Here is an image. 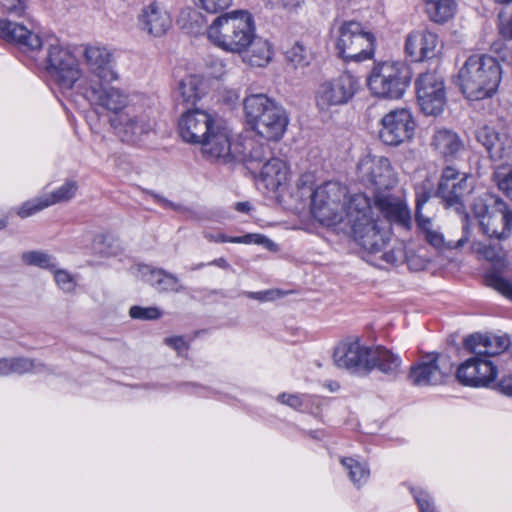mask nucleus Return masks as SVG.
I'll use <instances>...</instances> for the list:
<instances>
[{
	"instance_id": "4be33fe9",
	"label": "nucleus",
	"mask_w": 512,
	"mask_h": 512,
	"mask_svg": "<svg viewBox=\"0 0 512 512\" xmlns=\"http://www.w3.org/2000/svg\"><path fill=\"white\" fill-rule=\"evenodd\" d=\"M496 375L497 368L492 362L477 355L462 363L456 374L460 383L472 387L488 386Z\"/></svg>"
},
{
	"instance_id": "13d9d810",
	"label": "nucleus",
	"mask_w": 512,
	"mask_h": 512,
	"mask_svg": "<svg viewBox=\"0 0 512 512\" xmlns=\"http://www.w3.org/2000/svg\"><path fill=\"white\" fill-rule=\"evenodd\" d=\"M278 291L268 290L264 292H248L247 295L250 298L257 299L260 301H268L275 298V295H278Z\"/></svg>"
},
{
	"instance_id": "bb28decb",
	"label": "nucleus",
	"mask_w": 512,
	"mask_h": 512,
	"mask_svg": "<svg viewBox=\"0 0 512 512\" xmlns=\"http://www.w3.org/2000/svg\"><path fill=\"white\" fill-rule=\"evenodd\" d=\"M510 338L508 335L492 333H477L465 340V346L477 356H495L508 349Z\"/></svg>"
},
{
	"instance_id": "0e129e2a",
	"label": "nucleus",
	"mask_w": 512,
	"mask_h": 512,
	"mask_svg": "<svg viewBox=\"0 0 512 512\" xmlns=\"http://www.w3.org/2000/svg\"><path fill=\"white\" fill-rule=\"evenodd\" d=\"M236 210L246 213L250 210V204L248 202H239L236 204Z\"/></svg>"
},
{
	"instance_id": "0eeeda50",
	"label": "nucleus",
	"mask_w": 512,
	"mask_h": 512,
	"mask_svg": "<svg viewBox=\"0 0 512 512\" xmlns=\"http://www.w3.org/2000/svg\"><path fill=\"white\" fill-rule=\"evenodd\" d=\"M411 78V71L406 64L387 61L373 67L367 85L374 96L396 100L404 95Z\"/></svg>"
},
{
	"instance_id": "b1692460",
	"label": "nucleus",
	"mask_w": 512,
	"mask_h": 512,
	"mask_svg": "<svg viewBox=\"0 0 512 512\" xmlns=\"http://www.w3.org/2000/svg\"><path fill=\"white\" fill-rule=\"evenodd\" d=\"M476 139L486 149L492 161L506 160L512 154V138L505 132L483 126L476 131Z\"/></svg>"
},
{
	"instance_id": "c756f323",
	"label": "nucleus",
	"mask_w": 512,
	"mask_h": 512,
	"mask_svg": "<svg viewBox=\"0 0 512 512\" xmlns=\"http://www.w3.org/2000/svg\"><path fill=\"white\" fill-rule=\"evenodd\" d=\"M289 171L286 163L279 158L268 159L261 167L258 181L266 189L276 191L287 184Z\"/></svg>"
},
{
	"instance_id": "3c124183",
	"label": "nucleus",
	"mask_w": 512,
	"mask_h": 512,
	"mask_svg": "<svg viewBox=\"0 0 512 512\" xmlns=\"http://www.w3.org/2000/svg\"><path fill=\"white\" fill-rule=\"evenodd\" d=\"M129 315L133 319L156 320L162 316V312L157 307L132 306Z\"/></svg>"
},
{
	"instance_id": "a878e982",
	"label": "nucleus",
	"mask_w": 512,
	"mask_h": 512,
	"mask_svg": "<svg viewBox=\"0 0 512 512\" xmlns=\"http://www.w3.org/2000/svg\"><path fill=\"white\" fill-rule=\"evenodd\" d=\"M429 195H418L416 199V221L419 228L425 233L427 242L437 249L448 248L456 249L462 247L467 241V235H463L457 241H445L443 234L434 227L431 218L422 214V206L428 201Z\"/></svg>"
},
{
	"instance_id": "6e6d98bb",
	"label": "nucleus",
	"mask_w": 512,
	"mask_h": 512,
	"mask_svg": "<svg viewBox=\"0 0 512 512\" xmlns=\"http://www.w3.org/2000/svg\"><path fill=\"white\" fill-rule=\"evenodd\" d=\"M164 343L173 349H175L179 354L187 351L188 346L182 336H172L164 339Z\"/></svg>"
},
{
	"instance_id": "9d476101",
	"label": "nucleus",
	"mask_w": 512,
	"mask_h": 512,
	"mask_svg": "<svg viewBox=\"0 0 512 512\" xmlns=\"http://www.w3.org/2000/svg\"><path fill=\"white\" fill-rule=\"evenodd\" d=\"M200 145L207 158L228 163L245 157L247 143L229 128L216 123Z\"/></svg>"
},
{
	"instance_id": "09e8293b",
	"label": "nucleus",
	"mask_w": 512,
	"mask_h": 512,
	"mask_svg": "<svg viewBox=\"0 0 512 512\" xmlns=\"http://www.w3.org/2000/svg\"><path fill=\"white\" fill-rule=\"evenodd\" d=\"M47 207H49V203L44 195L23 203L18 210V215L21 218H27Z\"/></svg>"
},
{
	"instance_id": "6ab92c4d",
	"label": "nucleus",
	"mask_w": 512,
	"mask_h": 512,
	"mask_svg": "<svg viewBox=\"0 0 512 512\" xmlns=\"http://www.w3.org/2000/svg\"><path fill=\"white\" fill-rule=\"evenodd\" d=\"M82 57L90 75L97 82H114L119 79L113 53L105 46L86 45Z\"/></svg>"
},
{
	"instance_id": "4c0bfd02",
	"label": "nucleus",
	"mask_w": 512,
	"mask_h": 512,
	"mask_svg": "<svg viewBox=\"0 0 512 512\" xmlns=\"http://www.w3.org/2000/svg\"><path fill=\"white\" fill-rule=\"evenodd\" d=\"M473 251L479 255V257L495 264L504 265L506 260V251L499 244H484L482 242H476L472 245Z\"/></svg>"
},
{
	"instance_id": "9b49d317",
	"label": "nucleus",
	"mask_w": 512,
	"mask_h": 512,
	"mask_svg": "<svg viewBox=\"0 0 512 512\" xmlns=\"http://www.w3.org/2000/svg\"><path fill=\"white\" fill-rule=\"evenodd\" d=\"M110 125L123 142L137 144L153 131L155 121L142 105L135 102L122 114L112 116Z\"/></svg>"
},
{
	"instance_id": "393cba45",
	"label": "nucleus",
	"mask_w": 512,
	"mask_h": 512,
	"mask_svg": "<svg viewBox=\"0 0 512 512\" xmlns=\"http://www.w3.org/2000/svg\"><path fill=\"white\" fill-rule=\"evenodd\" d=\"M405 52L416 62L432 59L439 52L438 36L427 30L412 31L406 37Z\"/></svg>"
},
{
	"instance_id": "338daca9",
	"label": "nucleus",
	"mask_w": 512,
	"mask_h": 512,
	"mask_svg": "<svg viewBox=\"0 0 512 512\" xmlns=\"http://www.w3.org/2000/svg\"><path fill=\"white\" fill-rule=\"evenodd\" d=\"M194 18H200L203 21V17L198 12H193Z\"/></svg>"
},
{
	"instance_id": "e433bc0d",
	"label": "nucleus",
	"mask_w": 512,
	"mask_h": 512,
	"mask_svg": "<svg viewBox=\"0 0 512 512\" xmlns=\"http://www.w3.org/2000/svg\"><path fill=\"white\" fill-rule=\"evenodd\" d=\"M455 0H426L425 11L428 18L435 23H446L455 15Z\"/></svg>"
},
{
	"instance_id": "ea45409f",
	"label": "nucleus",
	"mask_w": 512,
	"mask_h": 512,
	"mask_svg": "<svg viewBox=\"0 0 512 512\" xmlns=\"http://www.w3.org/2000/svg\"><path fill=\"white\" fill-rule=\"evenodd\" d=\"M285 57L287 61L292 63L295 67H305L309 65L313 59L311 51L299 41L295 42L286 50Z\"/></svg>"
},
{
	"instance_id": "2f4dec72",
	"label": "nucleus",
	"mask_w": 512,
	"mask_h": 512,
	"mask_svg": "<svg viewBox=\"0 0 512 512\" xmlns=\"http://www.w3.org/2000/svg\"><path fill=\"white\" fill-rule=\"evenodd\" d=\"M240 54H242V60L250 66L264 67L271 62L273 49L267 39L253 32L251 41Z\"/></svg>"
},
{
	"instance_id": "79ce46f5",
	"label": "nucleus",
	"mask_w": 512,
	"mask_h": 512,
	"mask_svg": "<svg viewBox=\"0 0 512 512\" xmlns=\"http://www.w3.org/2000/svg\"><path fill=\"white\" fill-rule=\"evenodd\" d=\"M247 143L245 149V157L243 159H236L235 161L244 162L249 165V168H252L253 163H261L266 160L267 156L270 154V148L268 145L259 144L253 146L252 140L243 139Z\"/></svg>"
},
{
	"instance_id": "8fccbe9b",
	"label": "nucleus",
	"mask_w": 512,
	"mask_h": 512,
	"mask_svg": "<svg viewBox=\"0 0 512 512\" xmlns=\"http://www.w3.org/2000/svg\"><path fill=\"white\" fill-rule=\"evenodd\" d=\"M4 10L15 17H29V4L27 0H3Z\"/></svg>"
},
{
	"instance_id": "052dcab7",
	"label": "nucleus",
	"mask_w": 512,
	"mask_h": 512,
	"mask_svg": "<svg viewBox=\"0 0 512 512\" xmlns=\"http://www.w3.org/2000/svg\"><path fill=\"white\" fill-rule=\"evenodd\" d=\"M207 265L216 266V267H219V268L225 269V270L230 268V264L223 257L214 259V260L210 261Z\"/></svg>"
},
{
	"instance_id": "e2e57ef3",
	"label": "nucleus",
	"mask_w": 512,
	"mask_h": 512,
	"mask_svg": "<svg viewBox=\"0 0 512 512\" xmlns=\"http://www.w3.org/2000/svg\"><path fill=\"white\" fill-rule=\"evenodd\" d=\"M382 258L387 263H395L397 261V257L395 256L393 251L383 253Z\"/></svg>"
},
{
	"instance_id": "49530a36",
	"label": "nucleus",
	"mask_w": 512,
	"mask_h": 512,
	"mask_svg": "<svg viewBox=\"0 0 512 512\" xmlns=\"http://www.w3.org/2000/svg\"><path fill=\"white\" fill-rule=\"evenodd\" d=\"M77 188L78 186L75 181H66L61 187L53 191L51 194L45 195L49 206L69 201L75 196Z\"/></svg>"
},
{
	"instance_id": "f257e3e1",
	"label": "nucleus",
	"mask_w": 512,
	"mask_h": 512,
	"mask_svg": "<svg viewBox=\"0 0 512 512\" xmlns=\"http://www.w3.org/2000/svg\"><path fill=\"white\" fill-rule=\"evenodd\" d=\"M354 210L348 214L347 230L354 241L370 254L383 250L390 239V229L386 222L375 217L370 199L359 193L354 199Z\"/></svg>"
},
{
	"instance_id": "aec40b11",
	"label": "nucleus",
	"mask_w": 512,
	"mask_h": 512,
	"mask_svg": "<svg viewBox=\"0 0 512 512\" xmlns=\"http://www.w3.org/2000/svg\"><path fill=\"white\" fill-rule=\"evenodd\" d=\"M216 124L213 116L202 109H188L178 120V132L183 141L200 144Z\"/></svg>"
},
{
	"instance_id": "dca6fc26",
	"label": "nucleus",
	"mask_w": 512,
	"mask_h": 512,
	"mask_svg": "<svg viewBox=\"0 0 512 512\" xmlns=\"http://www.w3.org/2000/svg\"><path fill=\"white\" fill-rule=\"evenodd\" d=\"M417 99L426 115L440 114L446 104L443 78L435 72L423 73L416 81Z\"/></svg>"
},
{
	"instance_id": "cd10ccee",
	"label": "nucleus",
	"mask_w": 512,
	"mask_h": 512,
	"mask_svg": "<svg viewBox=\"0 0 512 512\" xmlns=\"http://www.w3.org/2000/svg\"><path fill=\"white\" fill-rule=\"evenodd\" d=\"M430 146L439 156L446 161L456 159L464 151V142L455 131L437 127L430 139Z\"/></svg>"
},
{
	"instance_id": "680f3d73",
	"label": "nucleus",
	"mask_w": 512,
	"mask_h": 512,
	"mask_svg": "<svg viewBox=\"0 0 512 512\" xmlns=\"http://www.w3.org/2000/svg\"><path fill=\"white\" fill-rule=\"evenodd\" d=\"M302 3V0H278L277 5H281L287 9H293L299 7Z\"/></svg>"
},
{
	"instance_id": "69168bd1",
	"label": "nucleus",
	"mask_w": 512,
	"mask_h": 512,
	"mask_svg": "<svg viewBox=\"0 0 512 512\" xmlns=\"http://www.w3.org/2000/svg\"><path fill=\"white\" fill-rule=\"evenodd\" d=\"M204 266H206L205 263H198L192 267V270H199V269L203 268Z\"/></svg>"
},
{
	"instance_id": "f3484780",
	"label": "nucleus",
	"mask_w": 512,
	"mask_h": 512,
	"mask_svg": "<svg viewBox=\"0 0 512 512\" xmlns=\"http://www.w3.org/2000/svg\"><path fill=\"white\" fill-rule=\"evenodd\" d=\"M380 139L387 145L397 146L413 137L416 123L406 108L392 110L381 120Z\"/></svg>"
},
{
	"instance_id": "f704fd0d",
	"label": "nucleus",
	"mask_w": 512,
	"mask_h": 512,
	"mask_svg": "<svg viewBox=\"0 0 512 512\" xmlns=\"http://www.w3.org/2000/svg\"><path fill=\"white\" fill-rule=\"evenodd\" d=\"M141 23L149 34L162 36L171 26V17L167 11L153 3L143 10Z\"/></svg>"
},
{
	"instance_id": "5701e85b",
	"label": "nucleus",
	"mask_w": 512,
	"mask_h": 512,
	"mask_svg": "<svg viewBox=\"0 0 512 512\" xmlns=\"http://www.w3.org/2000/svg\"><path fill=\"white\" fill-rule=\"evenodd\" d=\"M391 223L409 229L411 226V213L406 202L399 196L380 190L374 195V207Z\"/></svg>"
},
{
	"instance_id": "ddd939ff",
	"label": "nucleus",
	"mask_w": 512,
	"mask_h": 512,
	"mask_svg": "<svg viewBox=\"0 0 512 512\" xmlns=\"http://www.w3.org/2000/svg\"><path fill=\"white\" fill-rule=\"evenodd\" d=\"M359 89V81L349 72L323 81L316 90L315 101L319 110L327 112L332 107L347 104Z\"/></svg>"
},
{
	"instance_id": "774afa93",
	"label": "nucleus",
	"mask_w": 512,
	"mask_h": 512,
	"mask_svg": "<svg viewBox=\"0 0 512 512\" xmlns=\"http://www.w3.org/2000/svg\"><path fill=\"white\" fill-rule=\"evenodd\" d=\"M6 226V222L3 220H0V230H2Z\"/></svg>"
},
{
	"instance_id": "a211bd4d",
	"label": "nucleus",
	"mask_w": 512,
	"mask_h": 512,
	"mask_svg": "<svg viewBox=\"0 0 512 512\" xmlns=\"http://www.w3.org/2000/svg\"><path fill=\"white\" fill-rule=\"evenodd\" d=\"M471 189L468 174L461 173L455 168L447 166L441 173L437 195L448 207H455L457 211H460L462 209V201L470 193Z\"/></svg>"
},
{
	"instance_id": "412c9836",
	"label": "nucleus",
	"mask_w": 512,
	"mask_h": 512,
	"mask_svg": "<svg viewBox=\"0 0 512 512\" xmlns=\"http://www.w3.org/2000/svg\"><path fill=\"white\" fill-rule=\"evenodd\" d=\"M370 349L363 345L358 338L346 339L334 349V364L352 372H366Z\"/></svg>"
},
{
	"instance_id": "473e14b6",
	"label": "nucleus",
	"mask_w": 512,
	"mask_h": 512,
	"mask_svg": "<svg viewBox=\"0 0 512 512\" xmlns=\"http://www.w3.org/2000/svg\"><path fill=\"white\" fill-rule=\"evenodd\" d=\"M142 279L159 292H180L183 290L179 279L163 269L144 265L139 268Z\"/></svg>"
},
{
	"instance_id": "a18cd8bd",
	"label": "nucleus",
	"mask_w": 512,
	"mask_h": 512,
	"mask_svg": "<svg viewBox=\"0 0 512 512\" xmlns=\"http://www.w3.org/2000/svg\"><path fill=\"white\" fill-rule=\"evenodd\" d=\"M22 261L27 265L37 266L43 269H55V259L41 251H28L24 252L21 256Z\"/></svg>"
},
{
	"instance_id": "c9c22d12",
	"label": "nucleus",
	"mask_w": 512,
	"mask_h": 512,
	"mask_svg": "<svg viewBox=\"0 0 512 512\" xmlns=\"http://www.w3.org/2000/svg\"><path fill=\"white\" fill-rule=\"evenodd\" d=\"M44 366L28 358H3L0 359V377L13 374L22 375L29 372H41Z\"/></svg>"
},
{
	"instance_id": "37998d69",
	"label": "nucleus",
	"mask_w": 512,
	"mask_h": 512,
	"mask_svg": "<svg viewBox=\"0 0 512 512\" xmlns=\"http://www.w3.org/2000/svg\"><path fill=\"white\" fill-rule=\"evenodd\" d=\"M494 180L498 188L512 200V164L504 163L497 166Z\"/></svg>"
},
{
	"instance_id": "72a5a7b5",
	"label": "nucleus",
	"mask_w": 512,
	"mask_h": 512,
	"mask_svg": "<svg viewBox=\"0 0 512 512\" xmlns=\"http://www.w3.org/2000/svg\"><path fill=\"white\" fill-rule=\"evenodd\" d=\"M206 85L202 77L189 75L183 78L176 88V100L186 107L194 106L205 94Z\"/></svg>"
},
{
	"instance_id": "7c9ffc66",
	"label": "nucleus",
	"mask_w": 512,
	"mask_h": 512,
	"mask_svg": "<svg viewBox=\"0 0 512 512\" xmlns=\"http://www.w3.org/2000/svg\"><path fill=\"white\" fill-rule=\"evenodd\" d=\"M401 366L402 360L399 355L388 349L377 347L370 349L366 372L377 369L381 373L395 378L401 372Z\"/></svg>"
},
{
	"instance_id": "2eb2a0df",
	"label": "nucleus",
	"mask_w": 512,
	"mask_h": 512,
	"mask_svg": "<svg viewBox=\"0 0 512 512\" xmlns=\"http://www.w3.org/2000/svg\"><path fill=\"white\" fill-rule=\"evenodd\" d=\"M359 180L366 186H371L375 193L389 190L397 183V177L390 160L384 156L367 155L357 165Z\"/></svg>"
},
{
	"instance_id": "c03bdc74",
	"label": "nucleus",
	"mask_w": 512,
	"mask_h": 512,
	"mask_svg": "<svg viewBox=\"0 0 512 512\" xmlns=\"http://www.w3.org/2000/svg\"><path fill=\"white\" fill-rule=\"evenodd\" d=\"M485 283L493 288L501 295L512 301V282L497 272H487L485 275Z\"/></svg>"
},
{
	"instance_id": "4468645a",
	"label": "nucleus",
	"mask_w": 512,
	"mask_h": 512,
	"mask_svg": "<svg viewBox=\"0 0 512 512\" xmlns=\"http://www.w3.org/2000/svg\"><path fill=\"white\" fill-rule=\"evenodd\" d=\"M452 371L453 363L449 357L430 353L411 366L408 378L413 385L419 387L440 385L446 381Z\"/></svg>"
},
{
	"instance_id": "7ed1b4c3",
	"label": "nucleus",
	"mask_w": 512,
	"mask_h": 512,
	"mask_svg": "<svg viewBox=\"0 0 512 512\" xmlns=\"http://www.w3.org/2000/svg\"><path fill=\"white\" fill-rule=\"evenodd\" d=\"M357 194L348 197L347 188L338 182H326L312 195V213L321 224L341 233L347 230L348 214Z\"/></svg>"
},
{
	"instance_id": "1a4fd4ad",
	"label": "nucleus",
	"mask_w": 512,
	"mask_h": 512,
	"mask_svg": "<svg viewBox=\"0 0 512 512\" xmlns=\"http://www.w3.org/2000/svg\"><path fill=\"white\" fill-rule=\"evenodd\" d=\"M375 37L357 21H344L336 31L335 49L346 61L361 62L372 58Z\"/></svg>"
},
{
	"instance_id": "603ef678",
	"label": "nucleus",
	"mask_w": 512,
	"mask_h": 512,
	"mask_svg": "<svg viewBox=\"0 0 512 512\" xmlns=\"http://www.w3.org/2000/svg\"><path fill=\"white\" fill-rule=\"evenodd\" d=\"M414 499L420 512H436L432 497L422 489H412Z\"/></svg>"
},
{
	"instance_id": "6e6552de",
	"label": "nucleus",
	"mask_w": 512,
	"mask_h": 512,
	"mask_svg": "<svg viewBox=\"0 0 512 512\" xmlns=\"http://www.w3.org/2000/svg\"><path fill=\"white\" fill-rule=\"evenodd\" d=\"M472 211L482 232L489 238L505 240L512 234V210L499 198L475 199Z\"/></svg>"
},
{
	"instance_id": "de8ad7c7",
	"label": "nucleus",
	"mask_w": 512,
	"mask_h": 512,
	"mask_svg": "<svg viewBox=\"0 0 512 512\" xmlns=\"http://www.w3.org/2000/svg\"><path fill=\"white\" fill-rule=\"evenodd\" d=\"M54 274L57 286L65 293H72L76 288V279L67 270L59 269L55 263V269L50 270Z\"/></svg>"
},
{
	"instance_id": "bf43d9fd",
	"label": "nucleus",
	"mask_w": 512,
	"mask_h": 512,
	"mask_svg": "<svg viewBox=\"0 0 512 512\" xmlns=\"http://www.w3.org/2000/svg\"><path fill=\"white\" fill-rule=\"evenodd\" d=\"M498 387L503 394L512 397V375L504 377Z\"/></svg>"
},
{
	"instance_id": "58836bf2",
	"label": "nucleus",
	"mask_w": 512,
	"mask_h": 512,
	"mask_svg": "<svg viewBox=\"0 0 512 512\" xmlns=\"http://www.w3.org/2000/svg\"><path fill=\"white\" fill-rule=\"evenodd\" d=\"M341 464L347 470L349 479L355 486L359 487L367 482L370 471L365 463L354 458H342Z\"/></svg>"
},
{
	"instance_id": "39448f33",
	"label": "nucleus",
	"mask_w": 512,
	"mask_h": 512,
	"mask_svg": "<svg viewBox=\"0 0 512 512\" xmlns=\"http://www.w3.org/2000/svg\"><path fill=\"white\" fill-rule=\"evenodd\" d=\"M255 22L251 13L236 10L216 17L207 29L208 39L231 53H241L251 41Z\"/></svg>"
},
{
	"instance_id": "a19ab883",
	"label": "nucleus",
	"mask_w": 512,
	"mask_h": 512,
	"mask_svg": "<svg viewBox=\"0 0 512 512\" xmlns=\"http://www.w3.org/2000/svg\"><path fill=\"white\" fill-rule=\"evenodd\" d=\"M204 238L207 239L209 242H215V243L229 242V243L249 244V243L254 242L257 244H262L264 241V237L259 234H247V235L241 236V237H229L221 232H210V231L204 232Z\"/></svg>"
},
{
	"instance_id": "5fc2aeb1",
	"label": "nucleus",
	"mask_w": 512,
	"mask_h": 512,
	"mask_svg": "<svg viewBox=\"0 0 512 512\" xmlns=\"http://www.w3.org/2000/svg\"><path fill=\"white\" fill-rule=\"evenodd\" d=\"M232 0H199L200 6L208 13H218L227 9Z\"/></svg>"
},
{
	"instance_id": "c85d7f7f",
	"label": "nucleus",
	"mask_w": 512,
	"mask_h": 512,
	"mask_svg": "<svg viewBox=\"0 0 512 512\" xmlns=\"http://www.w3.org/2000/svg\"><path fill=\"white\" fill-rule=\"evenodd\" d=\"M0 36L31 50H37L43 45L41 38L36 33L32 32L23 24L10 20H0Z\"/></svg>"
},
{
	"instance_id": "864d4df0",
	"label": "nucleus",
	"mask_w": 512,
	"mask_h": 512,
	"mask_svg": "<svg viewBox=\"0 0 512 512\" xmlns=\"http://www.w3.org/2000/svg\"><path fill=\"white\" fill-rule=\"evenodd\" d=\"M278 401L295 410H300L307 401L306 395L282 393L278 396Z\"/></svg>"
},
{
	"instance_id": "f03ea898",
	"label": "nucleus",
	"mask_w": 512,
	"mask_h": 512,
	"mask_svg": "<svg viewBox=\"0 0 512 512\" xmlns=\"http://www.w3.org/2000/svg\"><path fill=\"white\" fill-rule=\"evenodd\" d=\"M244 115L249 128L267 141H279L288 126L285 109L265 94H251L243 101Z\"/></svg>"
},
{
	"instance_id": "423d86ee",
	"label": "nucleus",
	"mask_w": 512,
	"mask_h": 512,
	"mask_svg": "<svg viewBox=\"0 0 512 512\" xmlns=\"http://www.w3.org/2000/svg\"><path fill=\"white\" fill-rule=\"evenodd\" d=\"M45 44L46 69L51 81L64 94L79 93V83L90 77L83 74L77 58L56 38L47 39Z\"/></svg>"
},
{
	"instance_id": "f8f14e48",
	"label": "nucleus",
	"mask_w": 512,
	"mask_h": 512,
	"mask_svg": "<svg viewBox=\"0 0 512 512\" xmlns=\"http://www.w3.org/2000/svg\"><path fill=\"white\" fill-rule=\"evenodd\" d=\"M106 82H97L89 78L79 83V93L89 102L98 105L104 110L118 116L131 107L133 98L122 88L105 85Z\"/></svg>"
},
{
	"instance_id": "20e7f679",
	"label": "nucleus",
	"mask_w": 512,
	"mask_h": 512,
	"mask_svg": "<svg viewBox=\"0 0 512 512\" xmlns=\"http://www.w3.org/2000/svg\"><path fill=\"white\" fill-rule=\"evenodd\" d=\"M501 81V66L487 55H472L458 72V82L463 94L470 100L492 96Z\"/></svg>"
},
{
	"instance_id": "4d7b16f0",
	"label": "nucleus",
	"mask_w": 512,
	"mask_h": 512,
	"mask_svg": "<svg viewBox=\"0 0 512 512\" xmlns=\"http://www.w3.org/2000/svg\"><path fill=\"white\" fill-rule=\"evenodd\" d=\"M500 23H499V30L500 34L505 39H512V15L508 18H505L503 15L500 14Z\"/></svg>"
}]
</instances>
